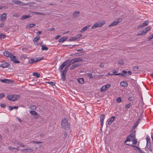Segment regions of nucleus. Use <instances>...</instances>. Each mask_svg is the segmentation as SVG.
<instances>
[{
    "instance_id": "9",
    "label": "nucleus",
    "mask_w": 153,
    "mask_h": 153,
    "mask_svg": "<svg viewBox=\"0 0 153 153\" xmlns=\"http://www.w3.org/2000/svg\"><path fill=\"white\" fill-rule=\"evenodd\" d=\"M10 59L11 61L15 63H19L20 61L16 59V57L15 56L12 54V56L10 57Z\"/></svg>"
},
{
    "instance_id": "40",
    "label": "nucleus",
    "mask_w": 153,
    "mask_h": 153,
    "mask_svg": "<svg viewBox=\"0 0 153 153\" xmlns=\"http://www.w3.org/2000/svg\"><path fill=\"white\" fill-rule=\"evenodd\" d=\"M143 26L144 27L147 25L149 24V22L148 21H146L142 23Z\"/></svg>"
},
{
    "instance_id": "24",
    "label": "nucleus",
    "mask_w": 153,
    "mask_h": 153,
    "mask_svg": "<svg viewBox=\"0 0 153 153\" xmlns=\"http://www.w3.org/2000/svg\"><path fill=\"white\" fill-rule=\"evenodd\" d=\"M78 81L79 83L80 84H83L84 83V79L82 78H80L78 79Z\"/></svg>"
},
{
    "instance_id": "29",
    "label": "nucleus",
    "mask_w": 153,
    "mask_h": 153,
    "mask_svg": "<svg viewBox=\"0 0 153 153\" xmlns=\"http://www.w3.org/2000/svg\"><path fill=\"white\" fill-rule=\"evenodd\" d=\"M134 132H135V131H134ZM129 136H131V138H133V139L135 138V132L132 133Z\"/></svg>"
},
{
    "instance_id": "32",
    "label": "nucleus",
    "mask_w": 153,
    "mask_h": 153,
    "mask_svg": "<svg viewBox=\"0 0 153 153\" xmlns=\"http://www.w3.org/2000/svg\"><path fill=\"white\" fill-rule=\"evenodd\" d=\"M41 49L42 51H44V50L47 51L48 49V48L47 47H46L45 46L42 45Z\"/></svg>"
},
{
    "instance_id": "4",
    "label": "nucleus",
    "mask_w": 153,
    "mask_h": 153,
    "mask_svg": "<svg viewBox=\"0 0 153 153\" xmlns=\"http://www.w3.org/2000/svg\"><path fill=\"white\" fill-rule=\"evenodd\" d=\"M20 97L19 95H9L7 96V98L11 101H15Z\"/></svg>"
},
{
    "instance_id": "47",
    "label": "nucleus",
    "mask_w": 153,
    "mask_h": 153,
    "mask_svg": "<svg viewBox=\"0 0 153 153\" xmlns=\"http://www.w3.org/2000/svg\"><path fill=\"white\" fill-rule=\"evenodd\" d=\"M131 106V104L130 103H129L128 104H127L125 106V108L127 109H128L130 108V107Z\"/></svg>"
},
{
    "instance_id": "39",
    "label": "nucleus",
    "mask_w": 153,
    "mask_h": 153,
    "mask_svg": "<svg viewBox=\"0 0 153 153\" xmlns=\"http://www.w3.org/2000/svg\"><path fill=\"white\" fill-rule=\"evenodd\" d=\"M77 39V38L76 37H73L71 38H70L69 40L70 41H75Z\"/></svg>"
},
{
    "instance_id": "26",
    "label": "nucleus",
    "mask_w": 153,
    "mask_h": 153,
    "mask_svg": "<svg viewBox=\"0 0 153 153\" xmlns=\"http://www.w3.org/2000/svg\"><path fill=\"white\" fill-rule=\"evenodd\" d=\"M66 39L67 38L62 37L59 40V42H63L65 41Z\"/></svg>"
},
{
    "instance_id": "20",
    "label": "nucleus",
    "mask_w": 153,
    "mask_h": 153,
    "mask_svg": "<svg viewBox=\"0 0 153 153\" xmlns=\"http://www.w3.org/2000/svg\"><path fill=\"white\" fill-rule=\"evenodd\" d=\"M90 27V26L88 25L87 26L83 28H82L81 30V32L82 33H83L85 31L87 30V29L88 28Z\"/></svg>"
},
{
    "instance_id": "33",
    "label": "nucleus",
    "mask_w": 153,
    "mask_h": 153,
    "mask_svg": "<svg viewBox=\"0 0 153 153\" xmlns=\"http://www.w3.org/2000/svg\"><path fill=\"white\" fill-rule=\"evenodd\" d=\"M30 113L33 115H37V114L36 112L35 111L30 110L29 111Z\"/></svg>"
},
{
    "instance_id": "42",
    "label": "nucleus",
    "mask_w": 153,
    "mask_h": 153,
    "mask_svg": "<svg viewBox=\"0 0 153 153\" xmlns=\"http://www.w3.org/2000/svg\"><path fill=\"white\" fill-rule=\"evenodd\" d=\"M141 120L142 118L140 117L139 118L135 123L138 125V124L140 122V121Z\"/></svg>"
},
{
    "instance_id": "64",
    "label": "nucleus",
    "mask_w": 153,
    "mask_h": 153,
    "mask_svg": "<svg viewBox=\"0 0 153 153\" xmlns=\"http://www.w3.org/2000/svg\"><path fill=\"white\" fill-rule=\"evenodd\" d=\"M147 32L145 31V30H143V31H142V32L141 33L142 34H144V33H146Z\"/></svg>"
},
{
    "instance_id": "58",
    "label": "nucleus",
    "mask_w": 153,
    "mask_h": 153,
    "mask_svg": "<svg viewBox=\"0 0 153 153\" xmlns=\"http://www.w3.org/2000/svg\"><path fill=\"white\" fill-rule=\"evenodd\" d=\"M75 67H74V65H72V66H71L70 67V70H73L74 68H75Z\"/></svg>"
},
{
    "instance_id": "19",
    "label": "nucleus",
    "mask_w": 153,
    "mask_h": 153,
    "mask_svg": "<svg viewBox=\"0 0 153 153\" xmlns=\"http://www.w3.org/2000/svg\"><path fill=\"white\" fill-rule=\"evenodd\" d=\"M80 13L79 12L77 11H75L73 14V18H77L78 16V15H77V14H79Z\"/></svg>"
},
{
    "instance_id": "30",
    "label": "nucleus",
    "mask_w": 153,
    "mask_h": 153,
    "mask_svg": "<svg viewBox=\"0 0 153 153\" xmlns=\"http://www.w3.org/2000/svg\"><path fill=\"white\" fill-rule=\"evenodd\" d=\"M40 38V37L39 36H36L35 37L34 39L33 40V42H36L39 40Z\"/></svg>"
},
{
    "instance_id": "36",
    "label": "nucleus",
    "mask_w": 153,
    "mask_h": 153,
    "mask_svg": "<svg viewBox=\"0 0 153 153\" xmlns=\"http://www.w3.org/2000/svg\"><path fill=\"white\" fill-rule=\"evenodd\" d=\"M6 36V35H5L3 33L1 34L0 35V40H1L2 38H4Z\"/></svg>"
},
{
    "instance_id": "27",
    "label": "nucleus",
    "mask_w": 153,
    "mask_h": 153,
    "mask_svg": "<svg viewBox=\"0 0 153 153\" xmlns=\"http://www.w3.org/2000/svg\"><path fill=\"white\" fill-rule=\"evenodd\" d=\"M130 136L128 135L127 136L126 140L124 142V143H125L127 141H131V139H132Z\"/></svg>"
},
{
    "instance_id": "52",
    "label": "nucleus",
    "mask_w": 153,
    "mask_h": 153,
    "mask_svg": "<svg viewBox=\"0 0 153 153\" xmlns=\"http://www.w3.org/2000/svg\"><path fill=\"white\" fill-rule=\"evenodd\" d=\"M130 146H133V147H136V148L137 149V150H138L139 151L140 150V149L139 147H137V146H134V145H132V144H131V145H130Z\"/></svg>"
},
{
    "instance_id": "38",
    "label": "nucleus",
    "mask_w": 153,
    "mask_h": 153,
    "mask_svg": "<svg viewBox=\"0 0 153 153\" xmlns=\"http://www.w3.org/2000/svg\"><path fill=\"white\" fill-rule=\"evenodd\" d=\"M133 139V140H132V141H133L132 143L134 145L136 144L137 142V140L135 139V138Z\"/></svg>"
},
{
    "instance_id": "23",
    "label": "nucleus",
    "mask_w": 153,
    "mask_h": 153,
    "mask_svg": "<svg viewBox=\"0 0 153 153\" xmlns=\"http://www.w3.org/2000/svg\"><path fill=\"white\" fill-rule=\"evenodd\" d=\"M75 59L76 60V62H82L83 61L82 59L80 57L75 58Z\"/></svg>"
},
{
    "instance_id": "10",
    "label": "nucleus",
    "mask_w": 153,
    "mask_h": 153,
    "mask_svg": "<svg viewBox=\"0 0 153 153\" xmlns=\"http://www.w3.org/2000/svg\"><path fill=\"white\" fill-rule=\"evenodd\" d=\"M41 59H39V58L36 59H32V58H31L29 61V63L31 64L35 62H38L41 60Z\"/></svg>"
},
{
    "instance_id": "17",
    "label": "nucleus",
    "mask_w": 153,
    "mask_h": 153,
    "mask_svg": "<svg viewBox=\"0 0 153 153\" xmlns=\"http://www.w3.org/2000/svg\"><path fill=\"white\" fill-rule=\"evenodd\" d=\"M120 85L124 87H127L128 86V84L127 82L125 81H122L120 83Z\"/></svg>"
},
{
    "instance_id": "62",
    "label": "nucleus",
    "mask_w": 153,
    "mask_h": 153,
    "mask_svg": "<svg viewBox=\"0 0 153 153\" xmlns=\"http://www.w3.org/2000/svg\"><path fill=\"white\" fill-rule=\"evenodd\" d=\"M8 109L10 111H11L13 109V107H12V106H9L8 107Z\"/></svg>"
},
{
    "instance_id": "28",
    "label": "nucleus",
    "mask_w": 153,
    "mask_h": 153,
    "mask_svg": "<svg viewBox=\"0 0 153 153\" xmlns=\"http://www.w3.org/2000/svg\"><path fill=\"white\" fill-rule=\"evenodd\" d=\"M36 26V25L33 24H31L27 26V27L28 28H30Z\"/></svg>"
},
{
    "instance_id": "14",
    "label": "nucleus",
    "mask_w": 153,
    "mask_h": 153,
    "mask_svg": "<svg viewBox=\"0 0 153 153\" xmlns=\"http://www.w3.org/2000/svg\"><path fill=\"white\" fill-rule=\"evenodd\" d=\"M10 65V64L9 63L6 62L5 63H1V65H0V67L3 68H7L8 66Z\"/></svg>"
},
{
    "instance_id": "6",
    "label": "nucleus",
    "mask_w": 153,
    "mask_h": 153,
    "mask_svg": "<svg viewBox=\"0 0 153 153\" xmlns=\"http://www.w3.org/2000/svg\"><path fill=\"white\" fill-rule=\"evenodd\" d=\"M127 72L126 71L124 70L123 71L122 73H120L118 74H112L111 75H120L124 77H126L128 76L127 74Z\"/></svg>"
},
{
    "instance_id": "37",
    "label": "nucleus",
    "mask_w": 153,
    "mask_h": 153,
    "mask_svg": "<svg viewBox=\"0 0 153 153\" xmlns=\"http://www.w3.org/2000/svg\"><path fill=\"white\" fill-rule=\"evenodd\" d=\"M86 75L90 78H92L93 77L92 76V74L91 73H87L86 74Z\"/></svg>"
},
{
    "instance_id": "43",
    "label": "nucleus",
    "mask_w": 153,
    "mask_h": 153,
    "mask_svg": "<svg viewBox=\"0 0 153 153\" xmlns=\"http://www.w3.org/2000/svg\"><path fill=\"white\" fill-rule=\"evenodd\" d=\"M116 101L118 103H120L121 101V99L120 97H118L116 100Z\"/></svg>"
},
{
    "instance_id": "7",
    "label": "nucleus",
    "mask_w": 153,
    "mask_h": 153,
    "mask_svg": "<svg viewBox=\"0 0 153 153\" xmlns=\"http://www.w3.org/2000/svg\"><path fill=\"white\" fill-rule=\"evenodd\" d=\"M68 60H67L65 62H63L59 68L58 69L59 70L60 72H61V74H62V72L63 71L62 70L63 68L67 64L68 62Z\"/></svg>"
},
{
    "instance_id": "18",
    "label": "nucleus",
    "mask_w": 153,
    "mask_h": 153,
    "mask_svg": "<svg viewBox=\"0 0 153 153\" xmlns=\"http://www.w3.org/2000/svg\"><path fill=\"white\" fill-rule=\"evenodd\" d=\"M0 81H1L2 82L7 83H9L10 82H11V81L10 79H0Z\"/></svg>"
},
{
    "instance_id": "53",
    "label": "nucleus",
    "mask_w": 153,
    "mask_h": 153,
    "mask_svg": "<svg viewBox=\"0 0 153 153\" xmlns=\"http://www.w3.org/2000/svg\"><path fill=\"white\" fill-rule=\"evenodd\" d=\"M8 149L9 150H12L13 149H16V148L13 147L11 146H10L8 147Z\"/></svg>"
},
{
    "instance_id": "2",
    "label": "nucleus",
    "mask_w": 153,
    "mask_h": 153,
    "mask_svg": "<svg viewBox=\"0 0 153 153\" xmlns=\"http://www.w3.org/2000/svg\"><path fill=\"white\" fill-rule=\"evenodd\" d=\"M61 126L62 127L66 130H68L69 128L70 125L68 123L67 119L63 118L61 121Z\"/></svg>"
},
{
    "instance_id": "25",
    "label": "nucleus",
    "mask_w": 153,
    "mask_h": 153,
    "mask_svg": "<svg viewBox=\"0 0 153 153\" xmlns=\"http://www.w3.org/2000/svg\"><path fill=\"white\" fill-rule=\"evenodd\" d=\"M33 75V76H36L37 78H39L40 77V74L37 73V72H34Z\"/></svg>"
},
{
    "instance_id": "12",
    "label": "nucleus",
    "mask_w": 153,
    "mask_h": 153,
    "mask_svg": "<svg viewBox=\"0 0 153 153\" xmlns=\"http://www.w3.org/2000/svg\"><path fill=\"white\" fill-rule=\"evenodd\" d=\"M7 14L6 13H3L1 15L0 20L4 22L6 19Z\"/></svg>"
},
{
    "instance_id": "60",
    "label": "nucleus",
    "mask_w": 153,
    "mask_h": 153,
    "mask_svg": "<svg viewBox=\"0 0 153 153\" xmlns=\"http://www.w3.org/2000/svg\"><path fill=\"white\" fill-rule=\"evenodd\" d=\"M55 30V28L53 27H52L49 29L48 30L49 31H53Z\"/></svg>"
},
{
    "instance_id": "57",
    "label": "nucleus",
    "mask_w": 153,
    "mask_h": 153,
    "mask_svg": "<svg viewBox=\"0 0 153 153\" xmlns=\"http://www.w3.org/2000/svg\"><path fill=\"white\" fill-rule=\"evenodd\" d=\"M147 143L150 142V138L148 137H147L146 138Z\"/></svg>"
},
{
    "instance_id": "3",
    "label": "nucleus",
    "mask_w": 153,
    "mask_h": 153,
    "mask_svg": "<svg viewBox=\"0 0 153 153\" xmlns=\"http://www.w3.org/2000/svg\"><path fill=\"white\" fill-rule=\"evenodd\" d=\"M12 1L14 4L21 6L28 5L29 6H31V5L34 4H36V3L34 2H30L28 3L25 4L21 1H20L18 0H13Z\"/></svg>"
},
{
    "instance_id": "22",
    "label": "nucleus",
    "mask_w": 153,
    "mask_h": 153,
    "mask_svg": "<svg viewBox=\"0 0 153 153\" xmlns=\"http://www.w3.org/2000/svg\"><path fill=\"white\" fill-rule=\"evenodd\" d=\"M115 118V117L114 116H112L111 119L108 121V124L109 125L111 123L114 121V119Z\"/></svg>"
},
{
    "instance_id": "48",
    "label": "nucleus",
    "mask_w": 153,
    "mask_h": 153,
    "mask_svg": "<svg viewBox=\"0 0 153 153\" xmlns=\"http://www.w3.org/2000/svg\"><path fill=\"white\" fill-rule=\"evenodd\" d=\"M138 69V67L137 66H134L133 67V69L134 71H137Z\"/></svg>"
},
{
    "instance_id": "45",
    "label": "nucleus",
    "mask_w": 153,
    "mask_h": 153,
    "mask_svg": "<svg viewBox=\"0 0 153 153\" xmlns=\"http://www.w3.org/2000/svg\"><path fill=\"white\" fill-rule=\"evenodd\" d=\"M153 39V34L151 35L148 37V40L150 41L151 39Z\"/></svg>"
},
{
    "instance_id": "31",
    "label": "nucleus",
    "mask_w": 153,
    "mask_h": 153,
    "mask_svg": "<svg viewBox=\"0 0 153 153\" xmlns=\"http://www.w3.org/2000/svg\"><path fill=\"white\" fill-rule=\"evenodd\" d=\"M118 63L120 65H123L124 64V61L123 60L120 59L118 61Z\"/></svg>"
},
{
    "instance_id": "61",
    "label": "nucleus",
    "mask_w": 153,
    "mask_h": 153,
    "mask_svg": "<svg viewBox=\"0 0 153 153\" xmlns=\"http://www.w3.org/2000/svg\"><path fill=\"white\" fill-rule=\"evenodd\" d=\"M75 68H76L80 65V64H75L74 65Z\"/></svg>"
},
{
    "instance_id": "13",
    "label": "nucleus",
    "mask_w": 153,
    "mask_h": 153,
    "mask_svg": "<svg viewBox=\"0 0 153 153\" xmlns=\"http://www.w3.org/2000/svg\"><path fill=\"white\" fill-rule=\"evenodd\" d=\"M22 152L25 153H27V152H31L33 151V150L31 149V148H29L28 149H22L21 150Z\"/></svg>"
},
{
    "instance_id": "15",
    "label": "nucleus",
    "mask_w": 153,
    "mask_h": 153,
    "mask_svg": "<svg viewBox=\"0 0 153 153\" xmlns=\"http://www.w3.org/2000/svg\"><path fill=\"white\" fill-rule=\"evenodd\" d=\"M105 118V116L104 114L101 115L100 117V124L102 126V127L103 124L104 120Z\"/></svg>"
},
{
    "instance_id": "50",
    "label": "nucleus",
    "mask_w": 153,
    "mask_h": 153,
    "mask_svg": "<svg viewBox=\"0 0 153 153\" xmlns=\"http://www.w3.org/2000/svg\"><path fill=\"white\" fill-rule=\"evenodd\" d=\"M36 109V107L34 105H32L31 106V109L32 110H35Z\"/></svg>"
},
{
    "instance_id": "46",
    "label": "nucleus",
    "mask_w": 153,
    "mask_h": 153,
    "mask_svg": "<svg viewBox=\"0 0 153 153\" xmlns=\"http://www.w3.org/2000/svg\"><path fill=\"white\" fill-rule=\"evenodd\" d=\"M82 36V35L81 34H79L76 36V38L77 39H79Z\"/></svg>"
},
{
    "instance_id": "56",
    "label": "nucleus",
    "mask_w": 153,
    "mask_h": 153,
    "mask_svg": "<svg viewBox=\"0 0 153 153\" xmlns=\"http://www.w3.org/2000/svg\"><path fill=\"white\" fill-rule=\"evenodd\" d=\"M6 106V105L4 104L1 103L0 104V106L1 108H5Z\"/></svg>"
},
{
    "instance_id": "35",
    "label": "nucleus",
    "mask_w": 153,
    "mask_h": 153,
    "mask_svg": "<svg viewBox=\"0 0 153 153\" xmlns=\"http://www.w3.org/2000/svg\"><path fill=\"white\" fill-rule=\"evenodd\" d=\"M30 143H36V144H39V143H42V142L32 141L30 142Z\"/></svg>"
},
{
    "instance_id": "21",
    "label": "nucleus",
    "mask_w": 153,
    "mask_h": 153,
    "mask_svg": "<svg viewBox=\"0 0 153 153\" xmlns=\"http://www.w3.org/2000/svg\"><path fill=\"white\" fill-rule=\"evenodd\" d=\"M30 16V15H23L22 16L21 18H20V20H23L25 19H27L29 18Z\"/></svg>"
},
{
    "instance_id": "16",
    "label": "nucleus",
    "mask_w": 153,
    "mask_h": 153,
    "mask_svg": "<svg viewBox=\"0 0 153 153\" xmlns=\"http://www.w3.org/2000/svg\"><path fill=\"white\" fill-rule=\"evenodd\" d=\"M12 53L9 51H6L4 53V55L7 57H10L12 56Z\"/></svg>"
},
{
    "instance_id": "1",
    "label": "nucleus",
    "mask_w": 153,
    "mask_h": 153,
    "mask_svg": "<svg viewBox=\"0 0 153 153\" xmlns=\"http://www.w3.org/2000/svg\"><path fill=\"white\" fill-rule=\"evenodd\" d=\"M68 62V65L65 67V69L63 71L62 74H61V79L62 81H65L66 79L65 76L66 75V72L69 69V66L73 64L71 62V60H69V59Z\"/></svg>"
},
{
    "instance_id": "49",
    "label": "nucleus",
    "mask_w": 153,
    "mask_h": 153,
    "mask_svg": "<svg viewBox=\"0 0 153 153\" xmlns=\"http://www.w3.org/2000/svg\"><path fill=\"white\" fill-rule=\"evenodd\" d=\"M5 96V94L4 93H2L0 94V99H1Z\"/></svg>"
},
{
    "instance_id": "8",
    "label": "nucleus",
    "mask_w": 153,
    "mask_h": 153,
    "mask_svg": "<svg viewBox=\"0 0 153 153\" xmlns=\"http://www.w3.org/2000/svg\"><path fill=\"white\" fill-rule=\"evenodd\" d=\"M111 86L110 84H107L103 86L100 88L101 92H103L106 90Z\"/></svg>"
},
{
    "instance_id": "34",
    "label": "nucleus",
    "mask_w": 153,
    "mask_h": 153,
    "mask_svg": "<svg viewBox=\"0 0 153 153\" xmlns=\"http://www.w3.org/2000/svg\"><path fill=\"white\" fill-rule=\"evenodd\" d=\"M32 13H33L35 14H38L40 15H43L44 14V13H43L37 12H33Z\"/></svg>"
},
{
    "instance_id": "41",
    "label": "nucleus",
    "mask_w": 153,
    "mask_h": 153,
    "mask_svg": "<svg viewBox=\"0 0 153 153\" xmlns=\"http://www.w3.org/2000/svg\"><path fill=\"white\" fill-rule=\"evenodd\" d=\"M151 26L145 28V30L146 32H147L150 30V29L151 28Z\"/></svg>"
},
{
    "instance_id": "11",
    "label": "nucleus",
    "mask_w": 153,
    "mask_h": 153,
    "mask_svg": "<svg viewBox=\"0 0 153 153\" xmlns=\"http://www.w3.org/2000/svg\"><path fill=\"white\" fill-rule=\"evenodd\" d=\"M122 19H120L117 21H114L110 25H109V27L114 26L116 25L120 22H121Z\"/></svg>"
},
{
    "instance_id": "54",
    "label": "nucleus",
    "mask_w": 153,
    "mask_h": 153,
    "mask_svg": "<svg viewBox=\"0 0 153 153\" xmlns=\"http://www.w3.org/2000/svg\"><path fill=\"white\" fill-rule=\"evenodd\" d=\"M104 64L103 63H101L100 64V65H99V67L101 68H103L104 67Z\"/></svg>"
},
{
    "instance_id": "55",
    "label": "nucleus",
    "mask_w": 153,
    "mask_h": 153,
    "mask_svg": "<svg viewBox=\"0 0 153 153\" xmlns=\"http://www.w3.org/2000/svg\"><path fill=\"white\" fill-rule=\"evenodd\" d=\"M48 83L51 84L52 86L54 85H55V83L53 82H48Z\"/></svg>"
},
{
    "instance_id": "59",
    "label": "nucleus",
    "mask_w": 153,
    "mask_h": 153,
    "mask_svg": "<svg viewBox=\"0 0 153 153\" xmlns=\"http://www.w3.org/2000/svg\"><path fill=\"white\" fill-rule=\"evenodd\" d=\"M133 100V98L132 97H130L128 98V100L130 101H132Z\"/></svg>"
},
{
    "instance_id": "5",
    "label": "nucleus",
    "mask_w": 153,
    "mask_h": 153,
    "mask_svg": "<svg viewBox=\"0 0 153 153\" xmlns=\"http://www.w3.org/2000/svg\"><path fill=\"white\" fill-rule=\"evenodd\" d=\"M105 22H97L96 23L91 27V28L93 29H95L97 27H100L103 26Z\"/></svg>"
},
{
    "instance_id": "44",
    "label": "nucleus",
    "mask_w": 153,
    "mask_h": 153,
    "mask_svg": "<svg viewBox=\"0 0 153 153\" xmlns=\"http://www.w3.org/2000/svg\"><path fill=\"white\" fill-rule=\"evenodd\" d=\"M146 146L147 147V148L149 147H151V145L150 142L147 143Z\"/></svg>"
},
{
    "instance_id": "51",
    "label": "nucleus",
    "mask_w": 153,
    "mask_h": 153,
    "mask_svg": "<svg viewBox=\"0 0 153 153\" xmlns=\"http://www.w3.org/2000/svg\"><path fill=\"white\" fill-rule=\"evenodd\" d=\"M143 27H144V26H143V24H142L138 26L137 27V28L138 29H140V28H141Z\"/></svg>"
},
{
    "instance_id": "63",
    "label": "nucleus",
    "mask_w": 153,
    "mask_h": 153,
    "mask_svg": "<svg viewBox=\"0 0 153 153\" xmlns=\"http://www.w3.org/2000/svg\"><path fill=\"white\" fill-rule=\"evenodd\" d=\"M42 31H39L36 33L37 35H39L41 34L42 33Z\"/></svg>"
}]
</instances>
